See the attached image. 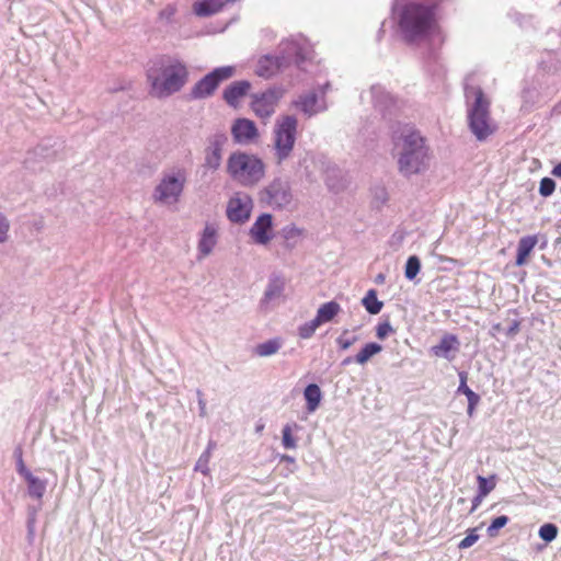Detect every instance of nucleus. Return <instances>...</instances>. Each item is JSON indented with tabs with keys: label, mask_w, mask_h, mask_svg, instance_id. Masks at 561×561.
Here are the masks:
<instances>
[{
	"label": "nucleus",
	"mask_w": 561,
	"mask_h": 561,
	"mask_svg": "<svg viewBox=\"0 0 561 561\" xmlns=\"http://www.w3.org/2000/svg\"><path fill=\"white\" fill-rule=\"evenodd\" d=\"M27 482V492L31 497L41 500L47 488V482L45 480H41L39 478L33 476H28L27 479H25Z\"/></svg>",
	"instance_id": "bb28decb"
},
{
	"label": "nucleus",
	"mask_w": 561,
	"mask_h": 561,
	"mask_svg": "<svg viewBox=\"0 0 561 561\" xmlns=\"http://www.w3.org/2000/svg\"><path fill=\"white\" fill-rule=\"evenodd\" d=\"M385 280H386V276H385L383 274H381V273H380V274H378V275L376 276V278H375V282H376L377 284H383V283H385Z\"/></svg>",
	"instance_id": "6e6d98bb"
},
{
	"label": "nucleus",
	"mask_w": 561,
	"mask_h": 561,
	"mask_svg": "<svg viewBox=\"0 0 561 561\" xmlns=\"http://www.w3.org/2000/svg\"><path fill=\"white\" fill-rule=\"evenodd\" d=\"M538 242L536 236L523 237L517 244L516 265L522 266L525 264L527 256L534 250Z\"/></svg>",
	"instance_id": "5701e85b"
},
{
	"label": "nucleus",
	"mask_w": 561,
	"mask_h": 561,
	"mask_svg": "<svg viewBox=\"0 0 561 561\" xmlns=\"http://www.w3.org/2000/svg\"><path fill=\"white\" fill-rule=\"evenodd\" d=\"M382 351V346L378 343H367L355 356V363L359 365L366 364L373 356Z\"/></svg>",
	"instance_id": "cd10ccee"
},
{
	"label": "nucleus",
	"mask_w": 561,
	"mask_h": 561,
	"mask_svg": "<svg viewBox=\"0 0 561 561\" xmlns=\"http://www.w3.org/2000/svg\"><path fill=\"white\" fill-rule=\"evenodd\" d=\"M319 327L320 323L317 322L316 319H312L311 321L306 322L299 327V336L301 339H310Z\"/></svg>",
	"instance_id": "e433bc0d"
},
{
	"label": "nucleus",
	"mask_w": 561,
	"mask_h": 561,
	"mask_svg": "<svg viewBox=\"0 0 561 561\" xmlns=\"http://www.w3.org/2000/svg\"><path fill=\"white\" fill-rule=\"evenodd\" d=\"M518 331V323L517 322H514L511 328L508 329L507 331V334L508 335H513V334H516Z\"/></svg>",
	"instance_id": "864d4df0"
},
{
	"label": "nucleus",
	"mask_w": 561,
	"mask_h": 561,
	"mask_svg": "<svg viewBox=\"0 0 561 561\" xmlns=\"http://www.w3.org/2000/svg\"><path fill=\"white\" fill-rule=\"evenodd\" d=\"M458 392L463 393L467 397L468 402L480 401L479 394H477L467 386V377L465 374H460V385L458 387Z\"/></svg>",
	"instance_id": "c9c22d12"
},
{
	"label": "nucleus",
	"mask_w": 561,
	"mask_h": 561,
	"mask_svg": "<svg viewBox=\"0 0 561 561\" xmlns=\"http://www.w3.org/2000/svg\"><path fill=\"white\" fill-rule=\"evenodd\" d=\"M369 94L374 105L380 111L387 110L393 102L392 96L381 85H373Z\"/></svg>",
	"instance_id": "393cba45"
},
{
	"label": "nucleus",
	"mask_w": 561,
	"mask_h": 561,
	"mask_svg": "<svg viewBox=\"0 0 561 561\" xmlns=\"http://www.w3.org/2000/svg\"><path fill=\"white\" fill-rule=\"evenodd\" d=\"M479 539L476 529H472L458 545L459 549H467L473 546Z\"/></svg>",
	"instance_id": "a18cd8bd"
},
{
	"label": "nucleus",
	"mask_w": 561,
	"mask_h": 561,
	"mask_svg": "<svg viewBox=\"0 0 561 561\" xmlns=\"http://www.w3.org/2000/svg\"><path fill=\"white\" fill-rule=\"evenodd\" d=\"M226 171L237 184L243 187H254L264 179L266 165L254 153L234 151L227 159Z\"/></svg>",
	"instance_id": "20e7f679"
},
{
	"label": "nucleus",
	"mask_w": 561,
	"mask_h": 561,
	"mask_svg": "<svg viewBox=\"0 0 561 561\" xmlns=\"http://www.w3.org/2000/svg\"><path fill=\"white\" fill-rule=\"evenodd\" d=\"M210 448L211 445L208 446V448L199 456L196 465L195 470L202 472L203 474L208 473V463L210 460Z\"/></svg>",
	"instance_id": "4c0bfd02"
},
{
	"label": "nucleus",
	"mask_w": 561,
	"mask_h": 561,
	"mask_svg": "<svg viewBox=\"0 0 561 561\" xmlns=\"http://www.w3.org/2000/svg\"><path fill=\"white\" fill-rule=\"evenodd\" d=\"M262 428H263V425H260V426H257V427H256V431L259 432V431H261Z\"/></svg>",
	"instance_id": "052dcab7"
},
{
	"label": "nucleus",
	"mask_w": 561,
	"mask_h": 561,
	"mask_svg": "<svg viewBox=\"0 0 561 561\" xmlns=\"http://www.w3.org/2000/svg\"><path fill=\"white\" fill-rule=\"evenodd\" d=\"M174 13H175V9L172 5H168L165 9H163L160 12V16L162 19H171V16H173Z\"/></svg>",
	"instance_id": "8fccbe9b"
},
{
	"label": "nucleus",
	"mask_w": 561,
	"mask_h": 561,
	"mask_svg": "<svg viewBox=\"0 0 561 561\" xmlns=\"http://www.w3.org/2000/svg\"><path fill=\"white\" fill-rule=\"evenodd\" d=\"M329 88H330V83H325V84L322 87V93L324 94Z\"/></svg>",
	"instance_id": "bf43d9fd"
},
{
	"label": "nucleus",
	"mask_w": 561,
	"mask_h": 561,
	"mask_svg": "<svg viewBox=\"0 0 561 561\" xmlns=\"http://www.w3.org/2000/svg\"><path fill=\"white\" fill-rule=\"evenodd\" d=\"M304 397L307 401V410L309 412H314L321 401L322 394L318 385L310 383L305 388Z\"/></svg>",
	"instance_id": "a878e982"
},
{
	"label": "nucleus",
	"mask_w": 561,
	"mask_h": 561,
	"mask_svg": "<svg viewBox=\"0 0 561 561\" xmlns=\"http://www.w3.org/2000/svg\"><path fill=\"white\" fill-rule=\"evenodd\" d=\"M558 535V527L554 524L548 523L540 527L539 537L546 542H551Z\"/></svg>",
	"instance_id": "72a5a7b5"
},
{
	"label": "nucleus",
	"mask_w": 561,
	"mask_h": 561,
	"mask_svg": "<svg viewBox=\"0 0 561 561\" xmlns=\"http://www.w3.org/2000/svg\"><path fill=\"white\" fill-rule=\"evenodd\" d=\"M216 228L211 225H207L203 231L202 238L198 242V251L202 257L209 255L216 245Z\"/></svg>",
	"instance_id": "4be33fe9"
},
{
	"label": "nucleus",
	"mask_w": 561,
	"mask_h": 561,
	"mask_svg": "<svg viewBox=\"0 0 561 561\" xmlns=\"http://www.w3.org/2000/svg\"><path fill=\"white\" fill-rule=\"evenodd\" d=\"M484 497L485 495H481V493L478 492V494L472 500L470 513H473L481 505Z\"/></svg>",
	"instance_id": "de8ad7c7"
},
{
	"label": "nucleus",
	"mask_w": 561,
	"mask_h": 561,
	"mask_svg": "<svg viewBox=\"0 0 561 561\" xmlns=\"http://www.w3.org/2000/svg\"><path fill=\"white\" fill-rule=\"evenodd\" d=\"M556 190V182L550 178H543L540 181L539 193L543 197L550 196Z\"/></svg>",
	"instance_id": "ea45409f"
},
{
	"label": "nucleus",
	"mask_w": 561,
	"mask_h": 561,
	"mask_svg": "<svg viewBox=\"0 0 561 561\" xmlns=\"http://www.w3.org/2000/svg\"><path fill=\"white\" fill-rule=\"evenodd\" d=\"M251 83L247 80L234 81L226 87L222 99L228 105L236 107L240 100L251 90Z\"/></svg>",
	"instance_id": "f3484780"
},
{
	"label": "nucleus",
	"mask_w": 561,
	"mask_h": 561,
	"mask_svg": "<svg viewBox=\"0 0 561 561\" xmlns=\"http://www.w3.org/2000/svg\"><path fill=\"white\" fill-rule=\"evenodd\" d=\"M197 396H198L199 415L205 416L206 415V402L203 399V394L199 390L197 391Z\"/></svg>",
	"instance_id": "09e8293b"
},
{
	"label": "nucleus",
	"mask_w": 561,
	"mask_h": 561,
	"mask_svg": "<svg viewBox=\"0 0 561 561\" xmlns=\"http://www.w3.org/2000/svg\"><path fill=\"white\" fill-rule=\"evenodd\" d=\"M421 270V262L416 255H412L405 263L404 276L409 280H413Z\"/></svg>",
	"instance_id": "7c9ffc66"
},
{
	"label": "nucleus",
	"mask_w": 561,
	"mask_h": 561,
	"mask_svg": "<svg viewBox=\"0 0 561 561\" xmlns=\"http://www.w3.org/2000/svg\"><path fill=\"white\" fill-rule=\"evenodd\" d=\"M293 426L286 424L282 430V443L286 449H295L297 447L296 439L293 437Z\"/></svg>",
	"instance_id": "f704fd0d"
},
{
	"label": "nucleus",
	"mask_w": 561,
	"mask_h": 561,
	"mask_svg": "<svg viewBox=\"0 0 561 561\" xmlns=\"http://www.w3.org/2000/svg\"><path fill=\"white\" fill-rule=\"evenodd\" d=\"M280 348V343L276 340H270L256 346V354L261 357L274 355Z\"/></svg>",
	"instance_id": "c756f323"
},
{
	"label": "nucleus",
	"mask_w": 561,
	"mask_h": 561,
	"mask_svg": "<svg viewBox=\"0 0 561 561\" xmlns=\"http://www.w3.org/2000/svg\"><path fill=\"white\" fill-rule=\"evenodd\" d=\"M282 460H283V461H286V462H294V461H295V458H294V457H291V456H288V455H284V456L282 457Z\"/></svg>",
	"instance_id": "4d7b16f0"
},
{
	"label": "nucleus",
	"mask_w": 561,
	"mask_h": 561,
	"mask_svg": "<svg viewBox=\"0 0 561 561\" xmlns=\"http://www.w3.org/2000/svg\"><path fill=\"white\" fill-rule=\"evenodd\" d=\"M353 362H355V357H346L342 360V366H348L350 364H352Z\"/></svg>",
	"instance_id": "5fc2aeb1"
},
{
	"label": "nucleus",
	"mask_w": 561,
	"mask_h": 561,
	"mask_svg": "<svg viewBox=\"0 0 561 561\" xmlns=\"http://www.w3.org/2000/svg\"><path fill=\"white\" fill-rule=\"evenodd\" d=\"M478 403H479V401H470V402H468L467 413H468L469 416L473 415L474 409L478 405Z\"/></svg>",
	"instance_id": "3c124183"
},
{
	"label": "nucleus",
	"mask_w": 561,
	"mask_h": 561,
	"mask_svg": "<svg viewBox=\"0 0 561 561\" xmlns=\"http://www.w3.org/2000/svg\"><path fill=\"white\" fill-rule=\"evenodd\" d=\"M341 311V307L336 301H328L322 304L318 310L316 320L321 324L330 322L334 319V317Z\"/></svg>",
	"instance_id": "b1692460"
},
{
	"label": "nucleus",
	"mask_w": 561,
	"mask_h": 561,
	"mask_svg": "<svg viewBox=\"0 0 561 561\" xmlns=\"http://www.w3.org/2000/svg\"><path fill=\"white\" fill-rule=\"evenodd\" d=\"M257 201L274 210L288 209L294 204L290 181L286 176H275L259 191Z\"/></svg>",
	"instance_id": "6e6552de"
},
{
	"label": "nucleus",
	"mask_w": 561,
	"mask_h": 561,
	"mask_svg": "<svg viewBox=\"0 0 561 561\" xmlns=\"http://www.w3.org/2000/svg\"><path fill=\"white\" fill-rule=\"evenodd\" d=\"M10 220L0 211V243H4L9 239Z\"/></svg>",
	"instance_id": "79ce46f5"
},
{
	"label": "nucleus",
	"mask_w": 561,
	"mask_h": 561,
	"mask_svg": "<svg viewBox=\"0 0 561 561\" xmlns=\"http://www.w3.org/2000/svg\"><path fill=\"white\" fill-rule=\"evenodd\" d=\"M356 341L357 336L350 335V331L347 329L343 330L341 335L335 340L339 348L342 351L348 350Z\"/></svg>",
	"instance_id": "473e14b6"
},
{
	"label": "nucleus",
	"mask_w": 561,
	"mask_h": 561,
	"mask_svg": "<svg viewBox=\"0 0 561 561\" xmlns=\"http://www.w3.org/2000/svg\"><path fill=\"white\" fill-rule=\"evenodd\" d=\"M236 75L234 66H222L199 79L191 89L190 98L193 100H204L214 95L219 84L229 80Z\"/></svg>",
	"instance_id": "9d476101"
},
{
	"label": "nucleus",
	"mask_w": 561,
	"mask_h": 561,
	"mask_svg": "<svg viewBox=\"0 0 561 561\" xmlns=\"http://www.w3.org/2000/svg\"><path fill=\"white\" fill-rule=\"evenodd\" d=\"M332 172H333V175L332 176L328 175L325 179V183H327V186L331 191L337 193L344 188V185H343L342 181L340 179H337L339 171L332 170Z\"/></svg>",
	"instance_id": "a19ab883"
},
{
	"label": "nucleus",
	"mask_w": 561,
	"mask_h": 561,
	"mask_svg": "<svg viewBox=\"0 0 561 561\" xmlns=\"http://www.w3.org/2000/svg\"><path fill=\"white\" fill-rule=\"evenodd\" d=\"M186 182L187 174L183 168L175 167L163 171L152 193L153 202L163 206L178 204Z\"/></svg>",
	"instance_id": "0eeeda50"
},
{
	"label": "nucleus",
	"mask_w": 561,
	"mask_h": 561,
	"mask_svg": "<svg viewBox=\"0 0 561 561\" xmlns=\"http://www.w3.org/2000/svg\"><path fill=\"white\" fill-rule=\"evenodd\" d=\"M363 306L370 314H377L382 309V301L378 300L375 289H369L362 300Z\"/></svg>",
	"instance_id": "c85d7f7f"
},
{
	"label": "nucleus",
	"mask_w": 561,
	"mask_h": 561,
	"mask_svg": "<svg viewBox=\"0 0 561 561\" xmlns=\"http://www.w3.org/2000/svg\"><path fill=\"white\" fill-rule=\"evenodd\" d=\"M298 119L294 115L277 117L273 127L274 160L282 165L293 153L297 138Z\"/></svg>",
	"instance_id": "39448f33"
},
{
	"label": "nucleus",
	"mask_w": 561,
	"mask_h": 561,
	"mask_svg": "<svg viewBox=\"0 0 561 561\" xmlns=\"http://www.w3.org/2000/svg\"><path fill=\"white\" fill-rule=\"evenodd\" d=\"M187 67L173 60L160 69H149L147 80L149 82V94L157 99H165L179 92L187 82Z\"/></svg>",
	"instance_id": "7ed1b4c3"
},
{
	"label": "nucleus",
	"mask_w": 561,
	"mask_h": 561,
	"mask_svg": "<svg viewBox=\"0 0 561 561\" xmlns=\"http://www.w3.org/2000/svg\"><path fill=\"white\" fill-rule=\"evenodd\" d=\"M250 237L254 243L266 245L273 239V216L264 213L260 215L249 231Z\"/></svg>",
	"instance_id": "ddd939ff"
},
{
	"label": "nucleus",
	"mask_w": 561,
	"mask_h": 561,
	"mask_svg": "<svg viewBox=\"0 0 561 561\" xmlns=\"http://www.w3.org/2000/svg\"><path fill=\"white\" fill-rule=\"evenodd\" d=\"M33 524H34V518L32 517V518L28 519V530H30V533H33Z\"/></svg>",
	"instance_id": "13d9d810"
},
{
	"label": "nucleus",
	"mask_w": 561,
	"mask_h": 561,
	"mask_svg": "<svg viewBox=\"0 0 561 561\" xmlns=\"http://www.w3.org/2000/svg\"><path fill=\"white\" fill-rule=\"evenodd\" d=\"M373 204L376 207L385 205L389 198L388 192L385 186L376 185L371 188Z\"/></svg>",
	"instance_id": "2f4dec72"
},
{
	"label": "nucleus",
	"mask_w": 561,
	"mask_h": 561,
	"mask_svg": "<svg viewBox=\"0 0 561 561\" xmlns=\"http://www.w3.org/2000/svg\"><path fill=\"white\" fill-rule=\"evenodd\" d=\"M294 105L299 107L308 117L324 112L328 108L325 101H320L316 92H308L299 95V98L294 102Z\"/></svg>",
	"instance_id": "2eb2a0df"
},
{
	"label": "nucleus",
	"mask_w": 561,
	"mask_h": 561,
	"mask_svg": "<svg viewBox=\"0 0 561 561\" xmlns=\"http://www.w3.org/2000/svg\"><path fill=\"white\" fill-rule=\"evenodd\" d=\"M236 0H201L195 2L193 11L196 15L205 18L218 13L226 4Z\"/></svg>",
	"instance_id": "aec40b11"
},
{
	"label": "nucleus",
	"mask_w": 561,
	"mask_h": 561,
	"mask_svg": "<svg viewBox=\"0 0 561 561\" xmlns=\"http://www.w3.org/2000/svg\"><path fill=\"white\" fill-rule=\"evenodd\" d=\"M285 290V280L279 276L270 278L264 296L261 300V306L267 308L270 304L279 301Z\"/></svg>",
	"instance_id": "a211bd4d"
},
{
	"label": "nucleus",
	"mask_w": 561,
	"mask_h": 561,
	"mask_svg": "<svg viewBox=\"0 0 561 561\" xmlns=\"http://www.w3.org/2000/svg\"><path fill=\"white\" fill-rule=\"evenodd\" d=\"M227 137L224 134L213 136L209 147L206 149L205 167L210 170H217L221 164V152Z\"/></svg>",
	"instance_id": "dca6fc26"
},
{
	"label": "nucleus",
	"mask_w": 561,
	"mask_h": 561,
	"mask_svg": "<svg viewBox=\"0 0 561 561\" xmlns=\"http://www.w3.org/2000/svg\"><path fill=\"white\" fill-rule=\"evenodd\" d=\"M402 0H396L398 24L404 38L409 42L423 39L436 28L435 8L419 2H409L401 7Z\"/></svg>",
	"instance_id": "f03ea898"
},
{
	"label": "nucleus",
	"mask_w": 561,
	"mask_h": 561,
	"mask_svg": "<svg viewBox=\"0 0 561 561\" xmlns=\"http://www.w3.org/2000/svg\"><path fill=\"white\" fill-rule=\"evenodd\" d=\"M551 174L561 178V162L552 169Z\"/></svg>",
	"instance_id": "603ef678"
},
{
	"label": "nucleus",
	"mask_w": 561,
	"mask_h": 561,
	"mask_svg": "<svg viewBox=\"0 0 561 561\" xmlns=\"http://www.w3.org/2000/svg\"><path fill=\"white\" fill-rule=\"evenodd\" d=\"M252 208L251 196L244 192H238L228 201L226 214L231 222L244 224L249 220Z\"/></svg>",
	"instance_id": "f8f14e48"
},
{
	"label": "nucleus",
	"mask_w": 561,
	"mask_h": 561,
	"mask_svg": "<svg viewBox=\"0 0 561 561\" xmlns=\"http://www.w3.org/2000/svg\"><path fill=\"white\" fill-rule=\"evenodd\" d=\"M477 480L479 484L478 492L481 493V495L486 496L495 488L494 481H489L482 476H478Z\"/></svg>",
	"instance_id": "37998d69"
},
{
	"label": "nucleus",
	"mask_w": 561,
	"mask_h": 561,
	"mask_svg": "<svg viewBox=\"0 0 561 561\" xmlns=\"http://www.w3.org/2000/svg\"><path fill=\"white\" fill-rule=\"evenodd\" d=\"M283 68H285V66L278 57L264 56L260 58L255 73L259 77L270 78Z\"/></svg>",
	"instance_id": "412c9836"
},
{
	"label": "nucleus",
	"mask_w": 561,
	"mask_h": 561,
	"mask_svg": "<svg viewBox=\"0 0 561 561\" xmlns=\"http://www.w3.org/2000/svg\"><path fill=\"white\" fill-rule=\"evenodd\" d=\"M474 101L468 107V126L477 140L484 141L496 126L490 115V102L480 88L472 89Z\"/></svg>",
	"instance_id": "423d86ee"
},
{
	"label": "nucleus",
	"mask_w": 561,
	"mask_h": 561,
	"mask_svg": "<svg viewBox=\"0 0 561 561\" xmlns=\"http://www.w3.org/2000/svg\"><path fill=\"white\" fill-rule=\"evenodd\" d=\"M285 89L273 87L264 92L252 94L251 108L262 119H268L276 111L279 101L285 95Z\"/></svg>",
	"instance_id": "9b49d317"
},
{
	"label": "nucleus",
	"mask_w": 561,
	"mask_h": 561,
	"mask_svg": "<svg viewBox=\"0 0 561 561\" xmlns=\"http://www.w3.org/2000/svg\"><path fill=\"white\" fill-rule=\"evenodd\" d=\"M285 67L295 64L298 68L305 70V64L312 59L313 50L309 41L304 36L293 37L279 45V56H277Z\"/></svg>",
	"instance_id": "1a4fd4ad"
},
{
	"label": "nucleus",
	"mask_w": 561,
	"mask_h": 561,
	"mask_svg": "<svg viewBox=\"0 0 561 561\" xmlns=\"http://www.w3.org/2000/svg\"><path fill=\"white\" fill-rule=\"evenodd\" d=\"M393 332V328L389 322H382L377 327V337L383 340L389 333Z\"/></svg>",
	"instance_id": "49530a36"
},
{
	"label": "nucleus",
	"mask_w": 561,
	"mask_h": 561,
	"mask_svg": "<svg viewBox=\"0 0 561 561\" xmlns=\"http://www.w3.org/2000/svg\"><path fill=\"white\" fill-rule=\"evenodd\" d=\"M231 134L234 141L242 145L252 142L259 136L254 122L248 118L236 119L231 127Z\"/></svg>",
	"instance_id": "4468645a"
},
{
	"label": "nucleus",
	"mask_w": 561,
	"mask_h": 561,
	"mask_svg": "<svg viewBox=\"0 0 561 561\" xmlns=\"http://www.w3.org/2000/svg\"><path fill=\"white\" fill-rule=\"evenodd\" d=\"M508 523V517L505 515L499 516L492 520L490 526L488 527V535L490 537H495L497 535L499 529L506 526Z\"/></svg>",
	"instance_id": "58836bf2"
},
{
	"label": "nucleus",
	"mask_w": 561,
	"mask_h": 561,
	"mask_svg": "<svg viewBox=\"0 0 561 561\" xmlns=\"http://www.w3.org/2000/svg\"><path fill=\"white\" fill-rule=\"evenodd\" d=\"M458 345L459 342L455 335H445L437 345L432 347V352L435 356L451 360L458 351Z\"/></svg>",
	"instance_id": "6ab92c4d"
},
{
	"label": "nucleus",
	"mask_w": 561,
	"mask_h": 561,
	"mask_svg": "<svg viewBox=\"0 0 561 561\" xmlns=\"http://www.w3.org/2000/svg\"><path fill=\"white\" fill-rule=\"evenodd\" d=\"M14 455L16 456V459H18V472L24 478V479H27L28 476H33V473L25 467L24 465V461H23V458H22V450L21 448H18L15 451H14Z\"/></svg>",
	"instance_id": "c03bdc74"
},
{
	"label": "nucleus",
	"mask_w": 561,
	"mask_h": 561,
	"mask_svg": "<svg viewBox=\"0 0 561 561\" xmlns=\"http://www.w3.org/2000/svg\"><path fill=\"white\" fill-rule=\"evenodd\" d=\"M399 173L404 178L422 174L430 168L428 148L416 130H404L394 145Z\"/></svg>",
	"instance_id": "f257e3e1"
}]
</instances>
